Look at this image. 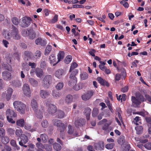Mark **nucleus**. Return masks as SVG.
<instances>
[{"label":"nucleus","instance_id":"obj_58","mask_svg":"<svg viewBox=\"0 0 151 151\" xmlns=\"http://www.w3.org/2000/svg\"><path fill=\"white\" fill-rule=\"evenodd\" d=\"M2 43L5 47H8V45L9 44V42L5 40H2Z\"/></svg>","mask_w":151,"mask_h":151},{"label":"nucleus","instance_id":"obj_29","mask_svg":"<svg viewBox=\"0 0 151 151\" xmlns=\"http://www.w3.org/2000/svg\"><path fill=\"white\" fill-rule=\"evenodd\" d=\"M73 100V97L71 95H68L66 96L65 101L68 104L71 103Z\"/></svg>","mask_w":151,"mask_h":151},{"label":"nucleus","instance_id":"obj_33","mask_svg":"<svg viewBox=\"0 0 151 151\" xmlns=\"http://www.w3.org/2000/svg\"><path fill=\"white\" fill-rule=\"evenodd\" d=\"M24 128L26 130H30L31 132L35 131V129H31V125L29 124H26L24 126Z\"/></svg>","mask_w":151,"mask_h":151},{"label":"nucleus","instance_id":"obj_56","mask_svg":"<svg viewBox=\"0 0 151 151\" xmlns=\"http://www.w3.org/2000/svg\"><path fill=\"white\" fill-rule=\"evenodd\" d=\"M12 22L13 24L15 25H17L19 23L18 19L16 17L13 18L12 19Z\"/></svg>","mask_w":151,"mask_h":151},{"label":"nucleus","instance_id":"obj_37","mask_svg":"<svg viewBox=\"0 0 151 151\" xmlns=\"http://www.w3.org/2000/svg\"><path fill=\"white\" fill-rule=\"evenodd\" d=\"M125 140L124 137L123 136H121L118 140V143L120 145H123L125 142Z\"/></svg>","mask_w":151,"mask_h":151},{"label":"nucleus","instance_id":"obj_28","mask_svg":"<svg viewBox=\"0 0 151 151\" xmlns=\"http://www.w3.org/2000/svg\"><path fill=\"white\" fill-rule=\"evenodd\" d=\"M35 73L37 77L39 78H41L43 75V72L42 70L39 68H36Z\"/></svg>","mask_w":151,"mask_h":151},{"label":"nucleus","instance_id":"obj_23","mask_svg":"<svg viewBox=\"0 0 151 151\" xmlns=\"http://www.w3.org/2000/svg\"><path fill=\"white\" fill-rule=\"evenodd\" d=\"M97 80L102 85H106L107 86H109V85L106 81L104 80L101 77H99L97 78Z\"/></svg>","mask_w":151,"mask_h":151},{"label":"nucleus","instance_id":"obj_31","mask_svg":"<svg viewBox=\"0 0 151 151\" xmlns=\"http://www.w3.org/2000/svg\"><path fill=\"white\" fill-rule=\"evenodd\" d=\"M23 133V131L20 128L17 129L15 132L16 135L17 137H19L20 138L23 135L22 133Z\"/></svg>","mask_w":151,"mask_h":151},{"label":"nucleus","instance_id":"obj_15","mask_svg":"<svg viewBox=\"0 0 151 151\" xmlns=\"http://www.w3.org/2000/svg\"><path fill=\"white\" fill-rule=\"evenodd\" d=\"M106 122L107 120L105 119H104L99 121L98 124L99 125L104 124V125L102 127V128L104 130H106L108 128V126L110 125V124L106 123Z\"/></svg>","mask_w":151,"mask_h":151},{"label":"nucleus","instance_id":"obj_27","mask_svg":"<svg viewBox=\"0 0 151 151\" xmlns=\"http://www.w3.org/2000/svg\"><path fill=\"white\" fill-rule=\"evenodd\" d=\"M17 125L20 127H22L24 125V121L23 119H21L17 120L16 122Z\"/></svg>","mask_w":151,"mask_h":151},{"label":"nucleus","instance_id":"obj_14","mask_svg":"<svg viewBox=\"0 0 151 151\" xmlns=\"http://www.w3.org/2000/svg\"><path fill=\"white\" fill-rule=\"evenodd\" d=\"M69 79L68 83L69 86H73L76 84L77 79L74 75H73L72 74H70L69 76Z\"/></svg>","mask_w":151,"mask_h":151},{"label":"nucleus","instance_id":"obj_43","mask_svg":"<svg viewBox=\"0 0 151 151\" xmlns=\"http://www.w3.org/2000/svg\"><path fill=\"white\" fill-rule=\"evenodd\" d=\"M82 88V84L81 83L78 84H76L73 86V89L75 90L78 91L81 89Z\"/></svg>","mask_w":151,"mask_h":151},{"label":"nucleus","instance_id":"obj_46","mask_svg":"<svg viewBox=\"0 0 151 151\" xmlns=\"http://www.w3.org/2000/svg\"><path fill=\"white\" fill-rule=\"evenodd\" d=\"M134 123L136 125H138L140 124L141 120L140 118L138 116H136L134 119Z\"/></svg>","mask_w":151,"mask_h":151},{"label":"nucleus","instance_id":"obj_7","mask_svg":"<svg viewBox=\"0 0 151 151\" xmlns=\"http://www.w3.org/2000/svg\"><path fill=\"white\" fill-rule=\"evenodd\" d=\"M23 94L27 97H30L31 96V91L29 85L27 83H24L23 85L22 88Z\"/></svg>","mask_w":151,"mask_h":151},{"label":"nucleus","instance_id":"obj_49","mask_svg":"<svg viewBox=\"0 0 151 151\" xmlns=\"http://www.w3.org/2000/svg\"><path fill=\"white\" fill-rule=\"evenodd\" d=\"M10 144L11 145L14 147H16V149L18 150L19 149V148L18 147L17 145L16 142L14 140H12L10 141Z\"/></svg>","mask_w":151,"mask_h":151},{"label":"nucleus","instance_id":"obj_2","mask_svg":"<svg viewBox=\"0 0 151 151\" xmlns=\"http://www.w3.org/2000/svg\"><path fill=\"white\" fill-rule=\"evenodd\" d=\"M31 106L34 111L37 117L39 119H42L43 117V113L44 111L42 109L41 110L38 109V104L36 100L33 99L32 100Z\"/></svg>","mask_w":151,"mask_h":151},{"label":"nucleus","instance_id":"obj_1","mask_svg":"<svg viewBox=\"0 0 151 151\" xmlns=\"http://www.w3.org/2000/svg\"><path fill=\"white\" fill-rule=\"evenodd\" d=\"M3 35L6 39L8 40L11 38L16 40H18L20 38V36L19 34L18 29L14 26L12 27V29L10 32L6 30H4Z\"/></svg>","mask_w":151,"mask_h":151},{"label":"nucleus","instance_id":"obj_52","mask_svg":"<svg viewBox=\"0 0 151 151\" xmlns=\"http://www.w3.org/2000/svg\"><path fill=\"white\" fill-rule=\"evenodd\" d=\"M36 146L37 148V149H43L44 148V145L43 146L40 142H37L36 143Z\"/></svg>","mask_w":151,"mask_h":151},{"label":"nucleus","instance_id":"obj_3","mask_svg":"<svg viewBox=\"0 0 151 151\" xmlns=\"http://www.w3.org/2000/svg\"><path fill=\"white\" fill-rule=\"evenodd\" d=\"M14 108L21 114L25 113L26 105L21 101H14L13 103Z\"/></svg>","mask_w":151,"mask_h":151},{"label":"nucleus","instance_id":"obj_39","mask_svg":"<svg viewBox=\"0 0 151 151\" xmlns=\"http://www.w3.org/2000/svg\"><path fill=\"white\" fill-rule=\"evenodd\" d=\"M40 137L41 139L44 142H46L48 139V137L45 134H41L40 136Z\"/></svg>","mask_w":151,"mask_h":151},{"label":"nucleus","instance_id":"obj_48","mask_svg":"<svg viewBox=\"0 0 151 151\" xmlns=\"http://www.w3.org/2000/svg\"><path fill=\"white\" fill-rule=\"evenodd\" d=\"M99 113V110L97 108H94L92 112V116L93 117L96 116Z\"/></svg>","mask_w":151,"mask_h":151},{"label":"nucleus","instance_id":"obj_59","mask_svg":"<svg viewBox=\"0 0 151 151\" xmlns=\"http://www.w3.org/2000/svg\"><path fill=\"white\" fill-rule=\"evenodd\" d=\"M11 150V147L7 146L6 145L4 148V149L2 150V151H10Z\"/></svg>","mask_w":151,"mask_h":151},{"label":"nucleus","instance_id":"obj_47","mask_svg":"<svg viewBox=\"0 0 151 151\" xmlns=\"http://www.w3.org/2000/svg\"><path fill=\"white\" fill-rule=\"evenodd\" d=\"M30 31L27 29L23 30L22 32V34L24 36L26 37L29 36Z\"/></svg>","mask_w":151,"mask_h":151},{"label":"nucleus","instance_id":"obj_32","mask_svg":"<svg viewBox=\"0 0 151 151\" xmlns=\"http://www.w3.org/2000/svg\"><path fill=\"white\" fill-rule=\"evenodd\" d=\"M135 129L136 131L137 134H139L142 133L143 131V128L141 126H139L135 127Z\"/></svg>","mask_w":151,"mask_h":151},{"label":"nucleus","instance_id":"obj_34","mask_svg":"<svg viewBox=\"0 0 151 151\" xmlns=\"http://www.w3.org/2000/svg\"><path fill=\"white\" fill-rule=\"evenodd\" d=\"M64 53L63 51H60L58 55V62L62 59L64 57Z\"/></svg>","mask_w":151,"mask_h":151},{"label":"nucleus","instance_id":"obj_35","mask_svg":"<svg viewBox=\"0 0 151 151\" xmlns=\"http://www.w3.org/2000/svg\"><path fill=\"white\" fill-rule=\"evenodd\" d=\"M72 59V57L71 56L68 55L65 58L64 60V62L66 64H68L70 63Z\"/></svg>","mask_w":151,"mask_h":151},{"label":"nucleus","instance_id":"obj_20","mask_svg":"<svg viewBox=\"0 0 151 151\" xmlns=\"http://www.w3.org/2000/svg\"><path fill=\"white\" fill-rule=\"evenodd\" d=\"M21 140L19 142L20 145H23V143L26 144L28 141V139L27 136L23 134L20 137Z\"/></svg>","mask_w":151,"mask_h":151},{"label":"nucleus","instance_id":"obj_10","mask_svg":"<svg viewBox=\"0 0 151 151\" xmlns=\"http://www.w3.org/2000/svg\"><path fill=\"white\" fill-rule=\"evenodd\" d=\"M46 105L48 106L47 111L50 114H53L56 112L57 108L55 105L47 103Z\"/></svg>","mask_w":151,"mask_h":151},{"label":"nucleus","instance_id":"obj_22","mask_svg":"<svg viewBox=\"0 0 151 151\" xmlns=\"http://www.w3.org/2000/svg\"><path fill=\"white\" fill-rule=\"evenodd\" d=\"M49 59L50 61V63L53 65H54L57 64L58 62L56 61L55 56L54 55H51L49 57Z\"/></svg>","mask_w":151,"mask_h":151},{"label":"nucleus","instance_id":"obj_50","mask_svg":"<svg viewBox=\"0 0 151 151\" xmlns=\"http://www.w3.org/2000/svg\"><path fill=\"white\" fill-rule=\"evenodd\" d=\"M114 145V143H109L106 145L105 147L108 149H111L113 148Z\"/></svg>","mask_w":151,"mask_h":151},{"label":"nucleus","instance_id":"obj_40","mask_svg":"<svg viewBox=\"0 0 151 151\" xmlns=\"http://www.w3.org/2000/svg\"><path fill=\"white\" fill-rule=\"evenodd\" d=\"M58 116L59 118H63L65 116L64 112L61 110H58L57 112Z\"/></svg>","mask_w":151,"mask_h":151},{"label":"nucleus","instance_id":"obj_45","mask_svg":"<svg viewBox=\"0 0 151 151\" xmlns=\"http://www.w3.org/2000/svg\"><path fill=\"white\" fill-rule=\"evenodd\" d=\"M78 66V64L75 62L72 63L70 66V72H71L75 68H76Z\"/></svg>","mask_w":151,"mask_h":151},{"label":"nucleus","instance_id":"obj_18","mask_svg":"<svg viewBox=\"0 0 151 151\" xmlns=\"http://www.w3.org/2000/svg\"><path fill=\"white\" fill-rule=\"evenodd\" d=\"M65 72L63 70L59 69L56 71L55 73V76L58 78L60 79L62 78Z\"/></svg>","mask_w":151,"mask_h":151},{"label":"nucleus","instance_id":"obj_19","mask_svg":"<svg viewBox=\"0 0 151 151\" xmlns=\"http://www.w3.org/2000/svg\"><path fill=\"white\" fill-rule=\"evenodd\" d=\"M35 43L37 45H40L42 46L45 45L46 44V42L45 40H42L39 38L37 39L35 41Z\"/></svg>","mask_w":151,"mask_h":151},{"label":"nucleus","instance_id":"obj_63","mask_svg":"<svg viewBox=\"0 0 151 151\" xmlns=\"http://www.w3.org/2000/svg\"><path fill=\"white\" fill-rule=\"evenodd\" d=\"M96 51L94 49H91L89 51V53L92 56H95V55L94 53Z\"/></svg>","mask_w":151,"mask_h":151},{"label":"nucleus","instance_id":"obj_9","mask_svg":"<svg viewBox=\"0 0 151 151\" xmlns=\"http://www.w3.org/2000/svg\"><path fill=\"white\" fill-rule=\"evenodd\" d=\"M31 20V19L29 17H23L22 18V20L21 22L20 25L23 27H27L30 25Z\"/></svg>","mask_w":151,"mask_h":151},{"label":"nucleus","instance_id":"obj_61","mask_svg":"<svg viewBox=\"0 0 151 151\" xmlns=\"http://www.w3.org/2000/svg\"><path fill=\"white\" fill-rule=\"evenodd\" d=\"M125 148L124 149L123 151H128L130 149V145L128 144L126 145V146L124 147Z\"/></svg>","mask_w":151,"mask_h":151},{"label":"nucleus","instance_id":"obj_8","mask_svg":"<svg viewBox=\"0 0 151 151\" xmlns=\"http://www.w3.org/2000/svg\"><path fill=\"white\" fill-rule=\"evenodd\" d=\"M94 90H90L87 91L82 96V99L84 101H87L95 93Z\"/></svg>","mask_w":151,"mask_h":151},{"label":"nucleus","instance_id":"obj_55","mask_svg":"<svg viewBox=\"0 0 151 151\" xmlns=\"http://www.w3.org/2000/svg\"><path fill=\"white\" fill-rule=\"evenodd\" d=\"M58 16L57 15H55L54 16L53 18L51 21L50 23H54L56 22L58 20Z\"/></svg>","mask_w":151,"mask_h":151},{"label":"nucleus","instance_id":"obj_5","mask_svg":"<svg viewBox=\"0 0 151 151\" xmlns=\"http://www.w3.org/2000/svg\"><path fill=\"white\" fill-rule=\"evenodd\" d=\"M132 101L133 104L137 106L140 104L141 101H144V99L142 95L140 93H138L136 94V97L134 96L132 97Z\"/></svg>","mask_w":151,"mask_h":151},{"label":"nucleus","instance_id":"obj_4","mask_svg":"<svg viewBox=\"0 0 151 151\" xmlns=\"http://www.w3.org/2000/svg\"><path fill=\"white\" fill-rule=\"evenodd\" d=\"M6 115L9 122L12 124L15 123V121L13 120L12 118L16 117L17 115L13 110L9 109H7L6 112Z\"/></svg>","mask_w":151,"mask_h":151},{"label":"nucleus","instance_id":"obj_12","mask_svg":"<svg viewBox=\"0 0 151 151\" xmlns=\"http://www.w3.org/2000/svg\"><path fill=\"white\" fill-rule=\"evenodd\" d=\"M53 123L55 126L60 127V132H61L64 131L65 129V125L61 123L60 121L57 119L53 120Z\"/></svg>","mask_w":151,"mask_h":151},{"label":"nucleus","instance_id":"obj_24","mask_svg":"<svg viewBox=\"0 0 151 151\" xmlns=\"http://www.w3.org/2000/svg\"><path fill=\"white\" fill-rule=\"evenodd\" d=\"M52 95L54 98L58 99L60 96L61 93L55 90H54L52 91Z\"/></svg>","mask_w":151,"mask_h":151},{"label":"nucleus","instance_id":"obj_26","mask_svg":"<svg viewBox=\"0 0 151 151\" xmlns=\"http://www.w3.org/2000/svg\"><path fill=\"white\" fill-rule=\"evenodd\" d=\"M91 111V110L90 108H87L85 109L84 111V114L86 115L87 120H89V119Z\"/></svg>","mask_w":151,"mask_h":151},{"label":"nucleus","instance_id":"obj_54","mask_svg":"<svg viewBox=\"0 0 151 151\" xmlns=\"http://www.w3.org/2000/svg\"><path fill=\"white\" fill-rule=\"evenodd\" d=\"M5 134V130L2 128L0 129V138L4 136Z\"/></svg>","mask_w":151,"mask_h":151},{"label":"nucleus","instance_id":"obj_11","mask_svg":"<svg viewBox=\"0 0 151 151\" xmlns=\"http://www.w3.org/2000/svg\"><path fill=\"white\" fill-rule=\"evenodd\" d=\"M12 89L11 88H9L6 91L3 93L2 94V97L5 98L7 101H8L10 99L12 94Z\"/></svg>","mask_w":151,"mask_h":151},{"label":"nucleus","instance_id":"obj_41","mask_svg":"<svg viewBox=\"0 0 151 151\" xmlns=\"http://www.w3.org/2000/svg\"><path fill=\"white\" fill-rule=\"evenodd\" d=\"M63 86L64 84L63 82H59L56 86L55 88L58 90H60L63 88Z\"/></svg>","mask_w":151,"mask_h":151},{"label":"nucleus","instance_id":"obj_64","mask_svg":"<svg viewBox=\"0 0 151 151\" xmlns=\"http://www.w3.org/2000/svg\"><path fill=\"white\" fill-rule=\"evenodd\" d=\"M121 78V75L120 74L117 73L116 74L115 76V80L116 81H119Z\"/></svg>","mask_w":151,"mask_h":151},{"label":"nucleus","instance_id":"obj_57","mask_svg":"<svg viewBox=\"0 0 151 151\" xmlns=\"http://www.w3.org/2000/svg\"><path fill=\"white\" fill-rule=\"evenodd\" d=\"M68 133L69 134H71L73 132V130L72 128V126L70 125H69L68 127Z\"/></svg>","mask_w":151,"mask_h":151},{"label":"nucleus","instance_id":"obj_30","mask_svg":"<svg viewBox=\"0 0 151 151\" xmlns=\"http://www.w3.org/2000/svg\"><path fill=\"white\" fill-rule=\"evenodd\" d=\"M52 48V46L50 45H47V46L44 53L45 55H47L49 54Z\"/></svg>","mask_w":151,"mask_h":151},{"label":"nucleus","instance_id":"obj_13","mask_svg":"<svg viewBox=\"0 0 151 151\" xmlns=\"http://www.w3.org/2000/svg\"><path fill=\"white\" fill-rule=\"evenodd\" d=\"M2 77L4 80L8 81L11 79L12 75L10 72L5 71L2 73Z\"/></svg>","mask_w":151,"mask_h":151},{"label":"nucleus","instance_id":"obj_16","mask_svg":"<svg viewBox=\"0 0 151 151\" xmlns=\"http://www.w3.org/2000/svg\"><path fill=\"white\" fill-rule=\"evenodd\" d=\"M50 92L48 91L42 90L40 91V96L42 98L45 99L50 95Z\"/></svg>","mask_w":151,"mask_h":151},{"label":"nucleus","instance_id":"obj_53","mask_svg":"<svg viewBox=\"0 0 151 151\" xmlns=\"http://www.w3.org/2000/svg\"><path fill=\"white\" fill-rule=\"evenodd\" d=\"M42 126L44 128L47 127L48 125V122L46 120H44L41 123Z\"/></svg>","mask_w":151,"mask_h":151},{"label":"nucleus","instance_id":"obj_62","mask_svg":"<svg viewBox=\"0 0 151 151\" xmlns=\"http://www.w3.org/2000/svg\"><path fill=\"white\" fill-rule=\"evenodd\" d=\"M29 37L32 39H33L35 37V34L33 32H30L29 34Z\"/></svg>","mask_w":151,"mask_h":151},{"label":"nucleus","instance_id":"obj_17","mask_svg":"<svg viewBox=\"0 0 151 151\" xmlns=\"http://www.w3.org/2000/svg\"><path fill=\"white\" fill-rule=\"evenodd\" d=\"M28 81L31 85L33 87H36L38 85V81L32 78H29Z\"/></svg>","mask_w":151,"mask_h":151},{"label":"nucleus","instance_id":"obj_60","mask_svg":"<svg viewBox=\"0 0 151 151\" xmlns=\"http://www.w3.org/2000/svg\"><path fill=\"white\" fill-rule=\"evenodd\" d=\"M145 147L148 150H151V144L147 143L144 145Z\"/></svg>","mask_w":151,"mask_h":151},{"label":"nucleus","instance_id":"obj_36","mask_svg":"<svg viewBox=\"0 0 151 151\" xmlns=\"http://www.w3.org/2000/svg\"><path fill=\"white\" fill-rule=\"evenodd\" d=\"M53 148L55 150V151H60L61 149V147L59 144L55 143L54 144Z\"/></svg>","mask_w":151,"mask_h":151},{"label":"nucleus","instance_id":"obj_42","mask_svg":"<svg viewBox=\"0 0 151 151\" xmlns=\"http://www.w3.org/2000/svg\"><path fill=\"white\" fill-rule=\"evenodd\" d=\"M88 74L85 72H83L80 74L81 79L82 80H84L88 78Z\"/></svg>","mask_w":151,"mask_h":151},{"label":"nucleus","instance_id":"obj_44","mask_svg":"<svg viewBox=\"0 0 151 151\" xmlns=\"http://www.w3.org/2000/svg\"><path fill=\"white\" fill-rule=\"evenodd\" d=\"M41 55V53L40 50H37L34 54V57L35 58L37 59L40 58Z\"/></svg>","mask_w":151,"mask_h":151},{"label":"nucleus","instance_id":"obj_6","mask_svg":"<svg viewBox=\"0 0 151 151\" xmlns=\"http://www.w3.org/2000/svg\"><path fill=\"white\" fill-rule=\"evenodd\" d=\"M52 80L51 76L47 75L44 78L42 83L43 86L45 88H48L51 83Z\"/></svg>","mask_w":151,"mask_h":151},{"label":"nucleus","instance_id":"obj_25","mask_svg":"<svg viewBox=\"0 0 151 151\" xmlns=\"http://www.w3.org/2000/svg\"><path fill=\"white\" fill-rule=\"evenodd\" d=\"M1 138V141L4 144H6L9 141V138L7 136H4Z\"/></svg>","mask_w":151,"mask_h":151},{"label":"nucleus","instance_id":"obj_51","mask_svg":"<svg viewBox=\"0 0 151 151\" xmlns=\"http://www.w3.org/2000/svg\"><path fill=\"white\" fill-rule=\"evenodd\" d=\"M44 148L47 151H51L52 150L51 146L47 144L44 145Z\"/></svg>","mask_w":151,"mask_h":151},{"label":"nucleus","instance_id":"obj_21","mask_svg":"<svg viewBox=\"0 0 151 151\" xmlns=\"http://www.w3.org/2000/svg\"><path fill=\"white\" fill-rule=\"evenodd\" d=\"M85 123V120L83 119H80L79 120L76 121L75 122V125L77 127L81 126L84 125Z\"/></svg>","mask_w":151,"mask_h":151},{"label":"nucleus","instance_id":"obj_38","mask_svg":"<svg viewBox=\"0 0 151 151\" xmlns=\"http://www.w3.org/2000/svg\"><path fill=\"white\" fill-rule=\"evenodd\" d=\"M2 66L4 69H6L10 72H11L12 71L11 67L9 64H4L2 65Z\"/></svg>","mask_w":151,"mask_h":151}]
</instances>
